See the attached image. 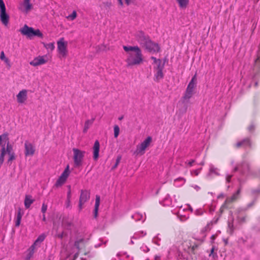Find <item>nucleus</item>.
Here are the masks:
<instances>
[{"mask_svg":"<svg viewBox=\"0 0 260 260\" xmlns=\"http://www.w3.org/2000/svg\"><path fill=\"white\" fill-rule=\"evenodd\" d=\"M3 137L7 138L8 141L7 147L5 148V144L3 145L1 149V153L0 155V164L2 165L4 161V156L6 153L14 152L13 148V146L11 145L9 142V138L7 135H3Z\"/></svg>","mask_w":260,"mask_h":260,"instance_id":"nucleus-6","label":"nucleus"},{"mask_svg":"<svg viewBox=\"0 0 260 260\" xmlns=\"http://www.w3.org/2000/svg\"><path fill=\"white\" fill-rule=\"evenodd\" d=\"M196 214L197 215H201L203 214V211L201 210H197L196 211Z\"/></svg>","mask_w":260,"mask_h":260,"instance_id":"nucleus-54","label":"nucleus"},{"mask_svg":"<svg viewBox=\"0 0 260 260\" xmlns=\"http://www.w3.org/2000/svg\"><path fill=\"white\" fill-rule=\"evenodd\" d=\"M100 204V197L96 195L95 197V203L94 205V209L93 211V215L94 218L98 216V210Z\"/></svg>","mask_w":260,"mask_h":260,"instance_id":"nucleus-20","label":"nucleus"},{"mask_svg":"<svg viewBox=\"0 0 260 260\" xmlns=\"http://www.w3.org/2000/svg\"><path fill=\"white\" fill-rule=\"evenodd\" d=\"M66 235H67V234H65L64 232H62L61 233L56 235V237L59 239H62L63 238V237Z\"/></svg>","mask_w":260,"mask_h":260,"instance_id":"nucleus-47","label":"nucleus"},{"mask_svg":"<svg viewBox=\"0 0 260 260\" xmlns=\"http://www.w3.org/2000/svg\"><path fill=\"white\" fill-rule=\"evenodd\" d=\"M239 166L240 167V173L242 175H245L249 173L250 167L248 162L245 161H242L239 164Z\"/></svg>","mask_w":260,"mask_h":260,"instance_id":"nucleus-16","label":"nucleus"},{"mask_svg":"<svg viewBox=\"0 0 260 260\" xmlns=\"http://www.w3.org/2000/svg\"><path fill=\"white\" fill-rule=\"evenodd\" d=\"M23 6L26 12H28L32 9V5L30 3V0H24Z\"/></svg>","mask_w":260,"mask_h":260,"instance_id":"nucleus-31","label":"nucleus"},{"mask_svg":"<svg viewBox=\"0 0 260 260\" xmlns=\"http://www.w3.org/2000/svg\"><path fill=\"white\" fill-rule=\"evenodd\" d=\"M196 84L197 78L196 74H195L188 84L184 94L182 98V103H184L186 101L188 102L189 100L192 97L194 93V89L196 86Z\"/></svg>","mask_w":260,"mask_h":260,"instance_id":"nucleus-3","label":"nucleus"},{"mask_svg":"<svg viewBox=\"0 0 260 260\" xmlns=\"http://www.w3.org/2000/svg\"><path fill=\"white\" fill-rule=\"evenodd\" d=\"M44 46L47 49L53 50L54 49V45L53 43H49L48 44H44Z\"/></svg>","mask_w":260,"mask_h":260,"instance_id":"nucleus-42","label":"nucleus"},{"mask_svg":"<svg viewBox=\"0 0 260 260\" xmlns=\"http://www.w3.org/2000/svg\"><path fill=\"white\" fill-rule=\"evenodd\" d=\"M152 141V138L148 136L143 142L140 145L137 146L136 152L138 153H144L146 148L148 147Z\"/></svg>","mask_w":260,"mask_h":260,"instance_id":"nucleus-8","label":"nucleus"},{"mask_svg":"<svg viewBox=\"0 0 260 260\" xmlns=\"http://www.w3.org/2000/svg\"><path fill=\"white\" fill-rule=\"evenodd\" d=\"M214 250V248L212 247L211 250V252H210V253L209 254V256L213 255V257H214V254H213Z\"/></svg>","mask_w":260,"mask_h":260,"instance_id":"nucleus-57","label":"nucleus"},{"mask_svg":"<svg viewBox=\"0 0 260 260\" xmlns=\"http://www.w3.org/2000/svg\"><path fill=\"white\" fill-rule=\"evenodd\" d=\"M201 169H202V168L195 170L193 171V172H191V173H193L195 176H198L199 175V174L200 173Z\"/></svg>","mask_w":260,"mask_h":260,"instance_id":"nucleus-49","label":"nucleus"},{"mask_svg":"<svg viewBox=\"0 0 260 260\" xmlns=\"http://www.w3.org/2000/svg\"><path fill=\"white\" fill-rule=\"evenodd\" d=\"M234 218H232L231 220H229L228 221V228H229V233L232 235L235 230L234 226Z\"/></svg>","mask_w":260,"mask_h":260,"instance_id":"nucleus-25","label":"nucleus"},{"mask_svg":"<svg viewBox=\"0 0 260 260\" xmlns=\"http://www.w3.org/2000/svg\"><path fill=\"white\" fill-rule=\"evenodd\" d=\"M232 177H233L232 175H227L226 177V182L230 183L231 182V178H232Z\"/></svg>","mask_w":260,"mask_h":260,"instance_id":"nucleus-52","label":"nucleus"},{"mask_svg":"<svg viewBox=\"0 0 260 260\" xmlns=\"http://www.w3.org/2000/svg\"><path fill=\"white\" fill-rule=\"evenodd\" d=\"M70 171L69 170V165H68L64 171L61 174L60 176L67 180L70 175Z\"/></svg>","mask_w":260,"mask_h":260,"instance_id":"nucleus-30","label":"nucleus"},{"mask_svg":"<svg viewBox=\"0 0 260 260\" xmlns=\"http://www.w3.org/2000/svg\"><path fill=\"white\" fill-rule=\"evenodd\" d=\"M143 251L145 252H147L149 251V249L147 247L145 246L144 249H143Z\"/></svg>","mask_w":260,"mask_h":260,"instance_id":"nucleus-58","label":"nucleus"},{"mask_svg":"<svg viewBox=\"0 0 260 260\" xmlns=\"http://www.w3.org/2000/svg\"><path fill=\"white\" fill-rule=\"evenodd\" d=\"M66 179L64 178H62L60 176L58 178V179L57 180L56 182H55L54 186L56 187H59L61 186L66 181Z\"/></svg>","mask_w":260,"mask_h":260,"instance_id":"nucleus-27","label":"nucleus"},{"mask_svg":"<svg viewBox=\"0 0 260 260\" xmlns=\"http://www.w3.org/2000/svg\"><path fill=\"white\" fill-rule=\"evenodd\" d=\"M62 224L63 225L65 226L67 229L71 227L72 224L71 222L65 219H63Z\"/></svg>","mask_w":260,"mask_h":260,"instance_id":"nucleus-40","label":"nucleus"},{"mask_svg":"<svg viewBox=\"0 0 260 260\" xmlns=\"http://www.w3.org/2000/svg\"><path fill=\"white\" fill-rule=\"evenodd\" d=\"M24 212L23 210L20 207H19L15 220V226L18 227L20 225L21 218Z\"/></svg>","mask_w":260,"mask_h":260,"instance_id":"nucleus-19","label":"nucleus"},{"mask_svg":"<svg viewBox=\"0 0 260 260\" xmlns=\"http://www.w3.org/2000/svg\"><path fill=\"white\" fill-rule=\"evenodd\" d=\"M19 31L21 34L26 36L30 39L35 36L40 38H43V34L39 29H35L33 27H29L26 24H25L21 28Z\"/></svg>","mask_w":260,"mask_h":260,"instance_id":"nucleus-2","label":"nucleus"},{"mask_svg":"<svg viewBox=\"0 0 260 260\" xmlns=\"http://www.w3.org/2000/svg\"><path fill=\"white\" fill-rule=\"evenodd\" d=\"M34 200L31 199V196L26 195L24 200V205L26 209L29 208L30 205L34 203Z\"/></svg>","mask_w":260,"mask_h":260,"instance_id":"nucleus-22","label":"nucleus"},{"mask_svg":"<svg viewBox=\"0 0 260 260\" xmlns=\"http://www.w3.org/2000/svg\"><path fill=\"white\" fill-rule=\"evenodd\" d=\"M254 204V201H253L252 203H251L248 205L247 207L249 208V207H251Z\"/></svg>","mask_w":260,"mask_h":260,"instance_id":"nucleus-62","label":"nucleus"},{"mask_svg":"<svg viewBox=\"0 0 260 260\" xmlns=\"http://www.w3.org/2000/svg\"><path fill=\"white\" fill-rule=\"evenodd\" d=\"M163 70H156V72L154 75V80L156 82H159L160 80L164 78V74L162 72Z\"/></svg>","mask_w":260,"mask_h":260,"instance_id":"nucleus-21","label":"nucleus"},{"mask_svg":"<svg viewBox=\"0 0 260 260\" xmlns=\"http://www.w3.org/2000/svg\"><path fill=\"white\" fill-rule=\"evenodd\" d=\"M143 61L142 54L141 50L135 53H129L126 59L127 67L138 65Z\"/></svg>","mask_w":260,"mask_h":260,"instance_id":"nucleus-1","label":"nucleus"},{"mask_svg":"<svg viewBox=\"0 0 260 260\" xmlns=\"http://www.w3.org/2000/svg\"><path fill=\"white\" fill-rule=\"evenodd\" d=\"M24 154L26 156L30 155L32 156L35 152V147L33 146L32 144L28 141H26L24 143Z\"/></svg>","mask_w":260,"mask_h":260,"instance_id":"nucleus-12","label":"nucleus"},{"mask_svg":"<svg viewBox=\"0 0 260 260\" xmlns=\"http://www.w3.org/2000/svg\"><path fill=\"white\" fill-rule=\"evenodd\" d=\"M181 9H185L189 4V0H176Z\"/></svg>","mask_w":260,"mask_h":260,"instance_id":"nucleus-23","label":"nucleus"},{"mask_svg":"<svg viewBox=\"0 0 260 260\" xmlns=\"http://www.w3.org/2000/svg\"><path fill=\"white\" fill-rule=\"evenodd\" d=\"M195 162V160L194 159L191 160L190 161L188 162V165L189 166H192V164Z\"/></svg>","mask_w":260,"mask_h":260,"instance_id":"nucleus-56","label":"nucleus"},{"mask_svg":"<svg viewBox=\"0 0 260 260\" xmlns=\"http://www.w3.org/2000/svg\"><path fill=\"white\" fill-rule=\"evenodd\" d=\"M160 257L159 256L155 255L154 257L155 260H160Z\"/></svg>","mask_w":260,"mask_h":260,"instance_id":"nucleus-60","label":"nucleus"},{"mask_svg":"<svg viewBox=\"0 0 260 260\" xmlns=\"http://www.w3.org/2000/svg\"><path fill=\"white\" fill-rule=\"evenodd\" d=\"M121 159V156L120 155H118L117 158H116V159L115 164L112 167V169H111L112 170H113L115 169L117 167L118 164H119V162L120 161Z\"/></svg>","mask_w":260,"mask_h":260,"instance_id":"nucleus-39","label":"nucleus"},{"mask_svg":"<svg viewBox=\"0 0 260 260\" xmlns=\"http://www.w3.org/2000/svg\"><path fill=\"white\" fill-rule=\"evenodd\" d=\"M100 147L99 141L96 140L93 146V158L94 160H96L99 157Z\"/></svg>","mask_w":260,"mask_h":260,"instance_id":"nucleus-17","label":"nucleus"},{"mask_svg":"<svg viewBox=\"0 0 260 260\" xmlns=\"http://www.w3.org/2000/svg\"><path fill=\"white\" fill-rule=\"evenodd\" d=\"M45 56H39L35 57L32 61L30 62V64L37 67L39 65L43 64L47 62V60L45 59Z\"/></svg>","mask_w":260,"mask_h":260,"instance_id":"nucleus-13","label":"nucleus"},{"mask_svg":"<svg viewBox=\"0 0 260 260\" xmlns=\"http://www.w3.org/2000/svg\"><path fill=\"white\" fill-rule=\"evenodd\" d=\"M188 245H187V247L188 248H191L190 250H191V253L192 254H195V250L196 249H197L198 248V247L199 246V245L198 244H196V243H194L193 245H191V243L190 242H189L188 243Z\"/></svg>","mask_w":260,"mask_h":260,"instance_id":"nucleus-33","label":"nucleus"},{"mask_svg":"<svg viewBox=\"0 0 260 260\" xmlns=\"http://www.w3.org/2000/svg\"><path fill=\"white\" fill-rule=\"evenodd\" d=\"M123 49L126 52H128V51H134L135 52H136L137 51H139L140 50V49L139 48V47L138 46H123Z\"/></svg>","mask_w":260,"mask_h":260,"instance_id":"nucleus-24","label":"nucleus"},{"mask_svg":"<svg viewBox=\"0 0 260 260\" xmlns=\"http://www.w3.org/2000/svg\"><path fill=\"white\" fill-rule=\"evenodd\" d=\"M47 209V205L45 204V203H43L42 206L41 208V212L43 213V214H45L46 212Z\"/></svg>","mask_w":260,"mask_h":260,"instance_id":"nucleus-45","label":"nucleus"},{"mask_svg":"<svg viewBox=\"0 0 260 260\" xmlns=\"http://www.w3.org/2000/svg\"><path fill=\"white\" fill-rule=\"evenodd\" d=\"M125 3L127 6H129L131 4H134L135 0H125Z\"/></svg>","mask_w":260,"mask_h":260,"instance_id":"nucleus-48","label":"nucleus"},{"mask_svg":"<svg viewBox=\"0 0 260 260\" xmlns=\"http://www.w3.org/2000/svg\"><path fill=\"white\" fill-rule=\"evenodd\" d=\"M0 19L3 24L7 26L9 23V16L6 13V10L0 11Z\"/></svg>","mask_w":260,"mask_h":260,"instance_id":"nucleus-18","label":"nucleus"},{"mask_svg":"<svg viewBox=\"0 0 260 260\" xmlns=\"http://www.w3.org/2000/svg\"><path fill=\"white\" fill-rule=\"evenodd\" d=\"M73 151L74 153L73 159L75 166L76 167L81 166L82 164L85 151L75 148L73 149Z\"/></svg>","mask_w":260,"mask_h":260,"instance_id":"nucleus-4","label":"nucleus"},{"mask_svg":"<svg viewBox=\"0 0 260 260\" xmlns=\"http://www.w3.org/2000/svg\"><path fill=\"white\" fill-rule=\"evenodd\" d=\"M143 47L149 52H158L160 51V47L158 44L152 42L150 39L147 42Z\"/></svg>","mask_w":260,"mask_h":260,"instance_id":"nucleus-10","label":"nucleus"},{"mask_svg":"<svg viewBox=\"0 0 260 260\" xmlns=\"http://www.w3.org/2000/svg\"><path fill=\"white\" fill-rule=\"evenodd\" d=\"M94 119H92L91 120H87L85 122L84 127L83 129V133H85L87 132L88 129L89 128L90 125H91L94 121Z\"/></svg>","mask_w":260,"mask_h":260,"instance_id":"nucleus-26","label":"nucleus"},{"mask_svg":"<svg viewBox=\"0 0 260 260\" xmlns=\"http://www.w3.org/2000/svg\"><path fill=\"white\" fill-rule=\"evenodd\" d=\"M0 58L2 60H4L7 64L10 66V60L8 58L6 57L5 55L4 51H2L0 55Z\"/></svg>","mask_w":260,"mask_h":260,"instance_id":"nucleus-36","label":"nucleus"},{"mask_svg":"<svg viewBox=\"0 0 260 260\" xmlns=\"http://www.w3.org/2000/svg\"><path fill=\"white\" fill-rule=\"evenodd\" d=\"M240 182V187L237 192L234 193L231 197L228 198L225 201L224 204L221 206L220 209V212L222 213L224 210L229 208L228 205L235 201L237 199V196L240 194L242 188L241 180L239 179Z\"/></svg>","mask_w":260,"mask_h":260,"instance_id":"nucleus-5","label":"nucleus"},{"mask_svg":"<svg viewBox=\"0 0 260 260\" xmlns=\"http://www.w3.org/2000/svg\"><path fill=\"white\" fill-rule=\"evenodd\" d=\"M102 245V243H99V244H97L95 245V247L96 248H98V247H100V246H101Z\"/></svg>","mask_w":260,"mask_h":260,"instance_id":"nucleus-61","label":"nucleus"},{"mask_svg":"<svg viewBox=\"0 0 260 260\" xmlns=\"http://www.w3.org/2000/svg\"><path fill=\"white\" fill-rule=\"evenodd\" d=\"M236 147L237 148H239L240 147H243L244 148H246L247 147H248L249 148H251V142L250 141V139L248 138H245L243 139L242 140L238 142L236 144Z\"/></svg>","mask_w":260,"mask_h":260,"instance_id":"nucleus-14","label":"nucleus"},{"mask_svg":"<svg viewBox=\"0 0 260 260\" xmlns=\"http://www.w3.org/2000/svg\"><path fill=\"white\" fill-rule=\"evenodd\" d=\"M166 60H164L163 63H161V60L160 59H158V61H157V63H156L157 66L156 68H154L155 70H163L165 67Z\"/></svg>","mask_w":260,"mask_h":260,"instance_id":"nucleus-34","label":"nucleus"},{"mask_svg":"<svg viewBox=\"0 0 260 260\" xmlns=\"http://www.w3.org/2000/svg\"><path fill=\"white\" fill-rule=\"evenodd\" d=\"M218 169L215 168L213 166H211L209 169V172L208 174V176H210L212 174H214L217 176H219L220 174L217 171Z\"/></svg>","mask_w":260,"mask_h":260,"instance_id":"nucleus-32","label":"nucleus"},{"mask_svg":"<svg viewBox=\"0 0 260 260\" xmlns=\"http://www.w3.org/2000/svg\"><path fill=\"white\" fill-rule=\"evenodd\" d=\"M9 155V158L7 161V164L11 165L12 161L16 159V155L14 152L7 153Z\"/></svg>","mask_w":260,"mask_h":260,"instance_id":"nucleus-29","label":"nucleus"},{"mask_svg":"<svg viewBox=\"0 0 260 260\" xmlns=\"http://www.w3.org/2000/svg\"><path fill=\"white\" fill-rule=\"evenodd\" d=\"M42 220H43V221H46V216H45V214H43V218H42Z\"/></svg>","mask_w":260,"mask_h":260,"instance_id":"nucleus-64","label":"nucleus"},{"mask_svg":"<svg viewBox=\"0 0 260 260\" xmlns=\"http://www.w3.org/2000/svg\"><path fill=\"white\" fill-rule=\"evenodd\" d=\"M119 4L122 7L123 5L122 0H118Z\"/></svg>","mask_w":260,"mask_h":260,"instance_id":"nucleus-59","label":"nucleus"},{"mask_svg":"<svg viewBox=\"0 0 260 260\" xmlns=\"http://www.w3.org/2000/svg\"><path fill=\"white\" fill-rule=\"evenodd\" d=\"M5 10H6V8L3 0H0V11Z\"/></svg>","mask_w":260,"mask_h":260,"instance_id":"nucleus-44","label":"nucleus"},{"mask_svg":"<svg viewBox=\"0 0 260 260\" xmlns=\"http://www.w3.org/2000/svg\"><path fill=\"white\" fill-rule=\"evenodd\" d=\"M90 191L88 190H81L79 198V210L82 209V205L90 199Z\"/></svg>","mask_w":260,"mask_h":260,"instance_id":"nucleus-7","label":"nucleus"},{"mask_svg":"<svg viewBox=\"0 0 260 260\" xmlns=\"http://www.w3.org/2000/svg\"><path fill=\"white\" fill-rule=\"evenodd\" d=\"M151 59L153 60V63H157V61H158V59H156L154 56H151Z\"/></svg>","mask_w":260,"mask_h":260,"instance_id":"nucleus-55","label":"nucleus"},{"mask_svg":"<svg viewBox=\"0 0 260 260\" xmlns=\"http://www.w3.org/2000/svg\"><path fill=\"white\" fill-rule=\"evenodd\" d=\"M255 129V126L253 125V124H251L249 127H248V130L249 132H252L254 131Z\"/></svg>","mask_w":260,"mask_h":260,"instance_id":"nucleus-51","label":"nucleus"},{"mask_svg":"<svg viewBox=\"0 0 260 260\" xmlns=\"http://www.w3.org/2000/svg\"><path fill=\"white\" fill-rule=\"evenodd\" d=\"M211 239L212 240V242H213L214 239H215V235H212L211 237Z\"/></svg>","mask_w":260,"mask_h":260,"instance_id":"nucleus-63","label":"nucleus"},{"mask_svg":"<svg viewBox=\"0 0 260 260\" xmlns=\"http://www.w3.org/2000/svg\"><path fill=\"white\" fill-rule=\"evenodd\" d=\"M77 17V13L76 11H74L67 18L70 19L71 20H74Z\"/></svg>","mask_w":260,"mask_h":260,"instance_id":"nucleus-43","label":"nucleus"},{"mask_svg":"<svg viewBox=\"0 0 260 260\" xmlns=\"http://www.w3.org/2000/svg\"><path fill=\"white\" fill-rule=\"evenodd\" d=\"M84 241L83 238L80 239L76 241L74 243L75 247L79 251L80 250V243L83 242Z\"/></svg>","mask_w":260,"mask_h":260,"instance_id":"nucleus-38","label":"nucleus"},{"mask_svg":"<svg viewBox=\"0 0 260 260\" xmlns=\"http://www.w3.org/2000/svg\"><path fill=\"white\" fill-rule=\"evenodd\" d=\"M213 224V222L211 221L210 223H208L206 226H205L202 230L201 233L203 234H204L206 232L210 230L211 228L210 226Z\"/></svg>","mask_w":260,"mask_h":260,"instance_id":"nucleus-35","label":"nucleus"},{"mask_svg":"<svg viewBox=\"0 0 260 260\" xmlns=\"http://www.w3.org/2000/svg\"><path fill=\"white\" fill-rule=\"evenodd\" d=\"M35 248V244H32L29 248V252L26 257V260H29L34 253V249Z\"/></svg>","mask_w":260,"mask_h":260,"instance_id":"nucleus-28","label":"nucleus"},{"mask_svg":"<svg viewBox=\"0 0 260 260\" xmlns=\"http://www.w3.org/2000/svg\"><path fill=\"white\" fill-rule=\"evenodd\" d=\"M71 190H68L67 192V202H69V205L71 203Z\"/></svg>","mask_w":260,"mask_h":260,"instance_id":"nucleus-46","label":"nucleus"},{"mask_svg":"<svg viewBox=\"0 0 260 260\" xmlns=\"http://www.w3.org/2000/svg\"><path fill=\"white\" fill-rule=\"evenodd\" d=\"M137 39L142 47H144V46L150 40L149 37L147 35H145V33L142 31H140L138 32L137 36Z\"/></svg>","mask_w":260,"mask_h":260,"instance_id":"nucleus-11","label":"nucleus"},{"mask_svg":"<svg viewBox=\"0 0 260 260\" xmlns=\"http://www.w3.org/2000/svg\"><path fill=\"white\" fill-rule=\"evenodd\" d=\"M45 238V235L44 234H42L41 235H40L38 238L37 239V240L35 241V242H34V243L33 244H35V246L37 244V243L38 242H43L44 239Z\"/></svg>","mask_w":260,"mask_h":260,"instance_id":"nucleus-37","label":"nucleus"},{"mask_svg":"<svg viewBox=\"0 0 260 260\" xmlns=\"http://www.w3.org/2000/svg\"><path fill=\"white\" fill-rule=\"evenodd\" d=\"M57 49L59 53L63 57H66L67 55V43L63 41V38H61L57 42Z\"/></svg>","mask_w":260,"mask_h":260,"instance_id":"nucleus-9","label":"nucleus"},{"mask_svg":"<svg viewBox=\"0 0 260 260\" xmlns=\"http://www.w3.org/2000/svg\"><path fill=\"white\" fill-rule=\"evenodd\" d=\"M239 171L240 172V167L239 166V164H238L235 167V168L234 169L233 172H237Z\"/></svg>","mask_w":260,"mask_h":260,"instance_id":"nucleus-53","label":"nucleus"},{"mask_svg":"<svg viewBox=\"0 0 260 260\" xmlns=\"http://www.w3.org/2000/svg\"><path fill=\"white\" fill-rule=\"evenodd\" d=\"M119 134V127L118 125H115L114 126V137L117 138Z\"/></svg>","mask_w":260,"mask_h":260,"instance_id":"nucleus-41","label":"nucleus"},{"mask_svg":"<svg viewBox=\"0 0 260 260\" xmlns=\"http://www.w3.org/2000/svg\"><path fill=\"white\" fill-rule=\"evenodd\" d=\"M27 91L26 89L21 90L18 94L16 95L17 102L19 104H23L27 100Z\"/></svg>","mask_w":260,"mask_h":260,"instance_id":"nucleus-15","label":"nucleus"},{"mask_svg":"<svg viewBox=\"0 0 260 260\" xmlns=\"http://www.w3.org/2000/svg\"><path fill=\"white\" fill-rule=\"evenodd\" d=\"M252 193L253 194H260V189H256L252 190Z\"/></svg>","mask_w":260,"mask_h":260,"instance_id":"nucleus-50","label":"nucleus"}]
</instances>
